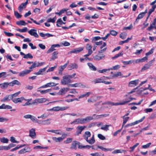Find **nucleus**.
Wrapping results in <instances>:
<instances>
[{
  "mask_svg": "<svg viewBox=\"0 0 156 156\" xmlns=\"http://www.w3.org/2000/svg\"><path fill=\"white\" fill-rule=\"evenodd\" d=\"M93 119L91 116H87L84 118H78L70 123L72 125L83 124L89 122Z\"/></svg>",
  "mask_w": 156,
  "mask_h": 156,
  "instance_id": "f257e3e1",
  "label": "nucleus"
},
{
  "mask_svg": "<svg viewBox=\"0 0 156 156\" xmlns=\"http://www.w3.org/2000/svg\"><path fill=\"white\" fill-rule=\"evenodd\" d=\"M91 133L90 132L86 131L85 132L84 135L83 137L85 140L90 144H92L94 143L95 140L94 138V135H93L90 140L88 139V138L91 136Z\"/></svg>",
  "mask_w": 156,
  "mask_h": 156,
  "instance_id": "f03ea898",
  "label": "nucleus"
},
{
  "mask_svg": "<svg viewBox=\"0 0 156 156\" xmlns=\"http://www.w3.org/2000/svg\"><path fill=\"white\" fill-rule=\"evenodd\" d=\"M71 78L68 75H65L62 77V79L61 80V83L63 85H68L72 82L71 80Z\"/></svg>",
  "mask_w": 156,
  "mask_h": 156,
  "instance_id": "7ed1b4c3",
  "label": "nucleus"
},
{
  "mask_svg": "<svg viewBox=\"0 0 156 156\" xmlns=\"http://www.w3.org/2000/svg\"><path fill=\"white\" fill-rule=\"evenodd\" d=\"M69 108V107L68 106H64V107H60V106H57L53 108H52L48 109L47 111H63L64 110H66Z\"/></svg>",
  "mask_w": 156,
  "mask_h": 156,
  "instance_id": "20e7f679",
  "label": "nucleus"
},
{
  "mask_svg": "<svg viewBox=\"0 0 156 156\" xmlns=\"http://www.w3.org/2000/svg\"><path fill=\"white\" fill-rule=\"evenodd\" d=\"M51 119L50 118L43 120H37L36 122L40 125H49L51 123Z\"/></svg>",
  "mask_w": 156,
  "mask_h": 156,
  "instance_id": "39448f33",
  "label": "nucleus"
},
{
  "mask_svg": "<svg viewBox=\"0 0 156 156\" xmlns=\"http://www.w3.org/2000/svg\"><path fill=\"white\" fill-rule=\"evenodd\" d=\"M67 135L66 134L63 133L62 134L61 137L57 138L55 137H52V140L56 142H59L62 141L67 136Z\"/></svg>",
  "mask_w": 156,
  "mask_h": 156,
  "instance_id": "423d86ee",
  "label": "nucleus"
},
{
  "mask_svg": "<svg viewBox=\"0 0 156 156\" xmlns=\"http://www.w3.org/2000/svg\"><path fill=\"white\" fill-rule=\"evenodd\" d=\"M135 98L128 97H126L125 99H123L121 101L119 102L120 105H123L126 104L127 103L130 102L133 99H135Z\"/></svg>",
  "mask_w": 156,
  "mask_h": 156,
  "instance_id": "0eeeda50",
  "label": "nucleus"
},
{
  "mask_svg": "<svg viewBox=\"0 0 156 156\" xmlns=\"http://www.w3.org/2000/svg\"><path fill=\"white\" fill-rule=\"evenodd\" d=\"M145 118V117L144 116L141 119H140L134 122L131 123H129V124H128L126 125L125 126V127L126 128L129 126H134L136 124H137L142 122V121H143L144 120V119Z\"/></svg>",
  "mask_w": 156,
  "mask_h": 156,
  "instance_id": "6e6552de",
  "label": "nucleus"
},
{
  "mask_svg": "<svg viewBox=\"0 0 156 156\" xmlns=\"http://www.w3.org/2000/svg\"><path fill=\"white\" fill-rule=\"evenodd\" d=\"M153 62V60L149 61L147 64L144 65L141 69V71H143L149 69L150 67L152 65Z\"/></svg>",
  "mask_w": 156,
  "mask_h": 156,
  "instance_id": "1a4fd4ad",
  "label": "nucleus"
},
{
  "mask_svg": "<svg viewBox=\"0 0 156 156\" xmlns=\"http://www.w3.org/2000/svg\"><path fill=\"white\" fill-rule=\"evenodd\" d=\"M58 83H55L54 82H49L41 86L40 88H45L48 87L55 86Z\"/></svg>",
  "mask_w": 156,
  "mask_h": 156,
  "instance_id": "9d476101",
  "label": "nucleus"
},
{
  "mask_svg": "<svg viewBox=\"0 0 156 156\" xmlns=\"http://www.w3.org/2000/svg\"><path fill=\"white\" fill-rule=\"evenodd\" d=\"M23 118L26 119H30L34 122H36L37 120V118L34 116L31 115H27L23 116Z\"/></svg>",
  "mask_w": 156,
  "mask_h": 156,
  "instance_id": "9b49d317",
  "label": "nucleus"
},
{
  "mask_svg": "<svg viewBox=\"0 0 156 156\" xmlns=\"http://www.w3.org/2000/svg\"><path fill=\"white\" fill-rule=\"evenodd\" d=\"M47 101V99L44 98H37L32 103L33 104H38Z\"/></svg>",
  "mask_w": 156,
  "mask_h": 156,
  "instance_id": "f8f14e48",
  "label": "nucleus"
},
{
  "mask_svg": "<svg viewBox=\"0 0 156 156\" xmlns=\"http://www.w3.org/2000/svg\"><path fill=\"white\" fill-rule=\"evenodd\" d=\"M83 49V47H79L73 49V50L69 51L68 53V54H70L71 53H78L82 51Z\"/></svg>",
  "mask_w": 156,
  "mask_h": 156,
  "instance_id": "ddd939ff",
  "label": "nucleus"
},
{
  "mask_svg": "<svg viewBox=\"0 0 156 156\" xmlns=\"http://www.w3.org/2000/svg\"><path fill=\"white\" fill-rule=\"evenodd\" d=\"M86 128L85 126H78L76 129L77 130L75 135L78 136L80 134H81L82 131Z\"/></svg>",
  "mask_w": 156,
  "mask_h": 156,
  "instance_id": "4468645a",
  "label": "nucleus"
},
{
  "mask_svg": "<svg viewBox=\"0 0 156 156\" xmlns=\"http://www.w3.org/2000/svg\"><path fill=\"white\" fill-rule=\"evenodd\" d=\"M69 90V89L67 87L61 88L57 94L61 95H63Z\"/></svg>",
  "mask_w": 156,
  "mask_h": 156,
  "instance_id": "2eb2a0df",
  "label": "nucleus"
},
{
  "mask_svg": "<svg viewBox=\"0 0 156 156\" xmlns=\"http://www.w3.org/2000/svg\"><path fill=\"white\" fill-rule=\"evenodd\" d=\"M35 129L34 128H32L29 130V136L33 139H35L36 138V134Z\"/></svg>",
  "mask_w": 156,
  "mask_h": 156,
  "instance_id": "dca6fc26",
  "label": "nucleus"
},
{
  "mask_svg": "<svg viewBox=\"0 0 156 156\" xmlns=\"http://www.w3.org/2000/svg\"><path fill=\"white\" fill-rule=\"evenodd\" d=\"M69 86L71 87H81L82 88H85L86 86L80 83H78L75 84H69Z\"/></svg>",
  "mask_w": 156,
  "mask_h": 156,
  "instance_id": "f3484780",
  "label": "nucleus"
},
{
  "mask_svg": "<svg viewBox=\"0 0 156 156\" xmlns=\"http://www.w3.org/2000/svg\"><path fill=\"white\" fill-rule=\"evenodd\" d=\"M31 151V149L29 147H26L20 150L18 152V153L20 154H23L26 152H29Z\"/></svg>",
  "mask_w": 156,
  "mask_h": 156,
  "instance_id": "a211bd4d",
  "label": "nucleus"
},
{
  "mask_svg": "<svg viewBox=\"0 0 156 156\" xmlns=\"http://www.w3.org/2000/svg\"><path fill=\"white\" fill-rule=\"evenodd\" d=\"M36 30L31 29L28 31V33L31 35L33 36L36 37H38L39 36L36 32Z\"/></svg>",
  "mask_w": 156,
  "mask_h": 156,
  "instance_id": "6ab92c4d",
  "label": "nucleus"
},
{
  "mask_svg": "<svg viewBox=\"0 0 156 156\" xmlns=\"http://www.w3.org/2000/svg\"><path fill=\"white\" fill-rule=\"evenodd\" d=\"M24 98L23 97H21L19 98H15L12 99V102L15 104H17L18 103H21L24 100Z\"/></svg>",
  "mask_w": 156,
  "mask_h": 156,
  "instance_id": "aec40b11",
  "label": "nucleus"
},
{
  "mask_svg": "<svg viewBox=\"0 0 156 156\" xmlns=\"http://www.w3.org/2000/svg\"><path fill=\"white\" fill-rule=\"evenodd\" d=\"M31 71V70L30 69H26L19 73V75L20 76H23L29 73Z\"/></svg>",
  "mask_w": 156,
  "mask_h": 156,
  "instance_id": "412c9836",
  "label": "nucleus"
},
{
  "mask_svg": "<svg viewBox=\"0 0 156 156\" xmlns=\"http://www.w3.org/2000/svg\"><path fill=\"white\" fill-rule=\"evenodd\" d=\"M39 34L41 37L45 39L47 37H52L54 36L53 35L50 34L49 33L44 34L42 32L40 33Z\"/></svg>",
  "mask_w": 156,
  "mask_h": 156,
  "instance_id": "4be33fe9",
  "label": "nucleus"
},
{
  "mask_svg": "<svg viewBox=\"0 0 156 156\" xmlns=\"http://www.w3.org/2000/svg\"><path fill=\"white\" fill-rule=\"evenodd\" d=\"M139 81V80L138 79L131 81L129 83V86L131 87H134L138 84Z\"/></svg>",
  "mask_w": 156,
  "mask_h": 156,
  "instance_id": "5701e85b",
  "label": "nucleus"
},
{
  "mask_svg": "<svg viewBox=\"0 0 156 156\" xmlns=\"http://www.w3.org/2000/svg\"><path fill=\"white\" fill-rule=\"evenodd\" d=\"M144 15V13L141 12L138 15L136 20L134 22V24L137 23L139 22V20L142 18Z\"/></svg>",
  "mask_w": 156,
  "mask_h": 156,
  "instance_id": "b1692460",
  "label": "nucleus"
},
{
  "mask_svg": "<svg viewBox=\"0 0 156 156\" xmlns=\"http://www.w3.org/2000/svg\"><path fill=\"white\" fill-rule=\"evenodd\" d=\"M20 54L21 55H23V58H33V56L30 53H29L27 54H25L22 52H20Z\"/></svg>",
  "mask_w": 156,
  "mask_h": 156,
  "instance_id": "393cba45",
  "label": "nucleus"
},
{
  "mask_svg": "<svg viewBox=\"0 0 156 156\" xmlns=\"http://www.w3.org/2000/svg\"><path fill=\"white\" fill-rule=\"evenodd\" d=\"M12 96L10 95H9L5 96L1 100V101L5 102L9 101L11 100H12Z\"/></svg>",
  "mask_w": 156,
  "mask_h": 156,
  "instance_id": "a878e982",
  "label": "nucleus"
},
{
  "mask_svg": "<svg viewBox=\"0 0 156 156\" xmlns=\"http://www.w3.org/2000/svg\"><path fill=\"white\" fill-rule=\"evenodd\" d=\"M48 66L45 67L43 69H40L38 72L34 73V74L37 75H43V72H45V71L46 70L47 68L48 67Z\"/></svg>",
  "mask_w": 156,
  "mask_h": 156,
  "instance_id": "bb28decb",
  "label": "nucleus"
},
{
  "mask_svg": "<svg viewBox=\"0 0 156 156\" xmlns=\"http://www.w3.org/2000/svg\"><path fill=\"white\" fill-rule=\"evenodd\" d=\"M148 59V57L145 56L142 58L136 59L135 61V63L144 62Z\"/></svg>",
  "mask_w": 156,
  "mask_h": 156,
  "instance_id": "cd10ccee",
  "label": "nucleus"
},
{
  "mask_svg": "<svg viewBox=\"0 0 156 156\" xmlns=\"http://www.w3.org/2000/svg\"><path fill=\"white\" fill-rule=\"evenodd\" d=\"M156 23V18L154 19V21L150 25V27H149L147 29V30L149 31L153 29Z\"/></svg>",
  "mask_w": 156,
  "mask_h": 156,
  "instance_id": "c85d7f7f",
  "label": "nucleus"
},
{
  "mask_svg": "<svg viewBox=\"0 0 156 156\" xmlns=\"http://www.w3.org/2000/svg\"><path fill=\"white\" fill-rule=\"evenodd\" d=\"M28 3L27 0L24 3H22L18 7V10L21 12L23 8H25Z\"/></svg>",
  "mask_w": 156,
  "mask_h": 156,
  "instance_id": "c756f323",
  "label": "nucleus"
},
{
  "mask_svg": "<svg viewBox=\"0 0 156 156\" xmlns=\"http://www.w3.org/2000/svg\"><path fill=\"white\" fill-rule=\"evenodd\" d=\"M21 84V83L17 80H14L11 82H10V86L11 87H12L15 85H20Z\"/></svg>",
  "mask_w": 156,
  "mask_h": 156,
  "instance_id": "7c9ffc66",
  "label": "nucleus"
},
{
  "mask_svg": "<svg viewBox=\"0 0 156 156\" xmlns=\"http://www.w3.org/2000/svg\"><path fill=\"white\" fill-rule=\"evenodd\" d=\"M58 53V52L57 51L54 52L52 53L51 58L50 60V61L54 60L55 59L57 58H58L57 55Z\"/></svg>",
  "mask_w": 156,
  "mask_h": 156,
  "instance_id": "2f4dec72",
  "label": "nucleus"
},
{
  "mask_svg": "<svg viewBox=\"0 0 156 156\" xmlns=\"http://www.w3.org/2000/svg\"><path fill=\"white\" fill-rule=\"evenodd\" d=\"M78 144H79L78 142L76 141H73L70 147V149L76 150L77 149L76 145H78Z\"/></svg>",
  "mask_w": 156,
  "mask_h": 156,
  "instance_id": "473e14b6",
  "label": "nucleus"
},
{
  "mask_svg": "<svg viewBox=\"0 0 156 156\" xmlns=\"http://www.w3.org/2000/svg\"><path fill=\"white\" fill-rule=\"evenodd\" d=\"M103 79L102 77L96 79L92 81L94 84L100 83H103Z\"/></svg>",
  "mask_w": 156,
  "mask_h": 156,
  "instance_id": "72a5a7b5",
  "label": "nucleus"
},
{
  "mask_svg": "<svg viewBox=\"0 0 156 156\" xmlns=\"http://www.w3.org/2000/svg\"><path fill=\"white\" fill-rule=\"evenodd\" d=\"M103 104H107L110 106H112L113 105H120L119 102V103H114L112 102L111 101H107L105 102Z\"/></svg>",
  "mask_w": 156,
  "mask_h": 156,
  "instance_id": "f704fd0d",
  "label": "nucleus"
},
{
  "mask_svg": "<svg viewBox=\"0 0 156 156\" xmlns=\"http://www.w3.org/2000/svg\"><path fill=\"white\" fill-rule=\"evenodd\" d=\"M122 62L124 65H127L129 64H131L132 63L134 64H135V61L133 60H131L128 61H122Z\"/></svg>",
  "mask_w": 156,
  "mask_h": 156,
  "instance_id": "c9c22d12",
  "label": "nucleus"
},
{
  "mask_svg": "<svg viewBox=\"0 0 156 156\" xmlns=\"http://www.w3.org/2000/svg\"><path fill=\"white\" fill-rule=\"evenodd\" d=\"M69 68H70V69H77L78 67V65L75 63H70L68 66Z\"/></svg>",
  "mask_w": 156,
  "mask_h": 156,
  "instance_id": "e433bc0d",
  "label": "nucleus"
},
{
  "mask_svg": "<svg viewBox=\"0 0 156 156\" xmlns=\"http://www.w3.org/2000/svg\"><path fill=\"white\" fill-rule=\"evenodd\" d=\"M122 74L121 72H117L115 73H114V74H113V75L112 76H111V78H112L113 79L114 78L117 77L119 76H122Z\"/></svg>",
  "mask_w": 156,
  "mask_h": 156,
  "instance_id": "4c0bfd02",
  "label": "nucleus"
},
{
  "mask_svg": "<svg viewBox=\"0 0 156 156\" xmlns=\"http://www.w3.org/2000/svg\"><path fill=\"white\" fill-rule=\"evenodd\" d=\"M8 86H10V83L5 82L0 84V86L1 88L4 89L7 88Z\"/></svg>",
  "mask_w": 156,
  "mask_h": 156,
  "instance_id": "58836bf2",
  "label": "nucleus"
},
{
  "mask_svg": "<svg viewBox=\"0 0 156 156\" xmlns=\"http://www.w3.org/2000/svg\"><path fill=\"white\" fill-rule=\"evenodd\" d=\"M91 92H87L86 93L79 96L78 98L79 99H80L84 97L87 98L90 95V94H91Z\"/></svg>",
  "mask_w": 156,
  "mask_h": 156,
  "instance_id": "ea45409f",
  "label": "nucleus"
},
{
  "mask_svg": "<svg viewBox=\"0 0 156 156\" xmlns=\"http://www.w3.org/2000/svg\"><path fill=\"white\" fill-rule=\"evenodd\" d=\"M66 67L64 65L59 66L58 68V74L62 75V72Z\"/></svg>",
  "mask_w": 156,
  "mask_h": 156,
  "instance_id": "a19ab883",
  "label": "nucleus"
},
{
  "mask_svg": "<svg viewBox=\"0 0 156 156\" xmlns=\"http://www.w3.org/2000/svg\"><path fill=\"white\" fill-rule=\"evenodd\" d=\"M98 147L101 149L102 151H104L105 152L108 151H111L114 149L113 148H105L103 147L102 146H98Z\"/></svg>",
  "mask_w": 156,
  "mask_h": 156,
  "instance_id": "79ce46f5",
  "label": "nucleus"
},
{
  "mask_svg": "<svg viewBox=\"0 0 156 156\" xmlns=\"http://www.w3.org/2000/svg\"><path fill=\"white\" fill-rule=\"evenodd\" d=\"M109 114H102L100 115H97L96 116L97 119H100L103 118H105L109 116Z\"/></svg>",
  "mask_w": 156,
  "mask_h": 156,
  "instance_id": "37998d69",
  "label": "nucleus"
},
{
  "mask_svg": "<svg viewBox=\"0 0 156 156\" xmlns=\"http://www.w3.org/2000/svg\"><path fill=\"white\" fill-rule=\"evenodd\" d=\"M48 148V147H42L41 146H37L33 147L34 149H47Z\"/></svg>",
  "mask_w": 156,
  "mask_h": 156,
  "instance_id": "c03bdc74",
  "label": "nucleus"
},
{
  "mask_svg": "<svg viewBox=\"0 0 156 156\" xmlns=\"http://www.w3.org/2000/svg\"><path fill=\"white\" fill-rule=\"evenodd\" d=\"M85 48L88 51V52H90L92 53L93 52V51L91 50L92 46L89 44H87Z\"/></svg>",
  "mask_w": 156,
  "mask_h": 156,
  "instance_id": "a18cd8bd",
  "label": "nucleus"
},
{
  "mask_svg": "<svg viewBox=\"0 0 156 156\" xmlns=\"http://www.w3.org/2000/svg\"><path fill=\"white\" fill-rule=\"evenodd\" d=\"M87 65L89 66V68L91 70L93 71H96V68L91 63H88Z\"/></svg>",
  "mask_w": 156,
  "mask_h": 156,
  "instance_id": "49530a36",
  "label": "nucleus"
},
{
  "mask_svg": "<svg viewBox=\"0 0 156 156\" xmlns=\"http://www.w3.org/2000/svg\"><path fill=\"white\" fill-rule=\"evenodd\" d=\"M0 141L3 143H8L9 142V140L5 137H3L0 138Z\"/></svg>",
  "mask_w": 156,
  "mask_h": 156,
  "instance_id": "de8ad7c7",
  "label": "nucleus"
},
{
  "mask_svg": "<svg viewBox=\"0 0 156 156\" xmlns=\"http://www.w3.org/2000/svg\"><path fill=\"white\" fill-rule=\"evenodd\" d=\"M36 67H38L37 65V62L35 61L33 62L31 66L29 68L30 70L32 71V69L35 68Z\"/></svg>",
  "mask_w": 156,
  "mask_h": 156,
  "instance_id": "09e8293b",
  "label": "nucleus"
},
{
  "mask_svg": "<svg viewBox=\"0 0 156 156\" xmlns=\"http://www.w3.org/2000/svg\"><path fill=\"white\" fill-rule=\"evenodd\" d=\"M110 126H111V125H105L104 126L101 127V129L102 130H105L106 131H107L108 130H109L108 127H109Z\"/></svg>",
  "mask_w": 156,
  "mask_h": 156,
  "instance_id": "8fccbe9b",
  "label": "nucleus"
},
{
  "mask_svg": "<svg viewBox=\"0 0 156 156\" xmlns=\"http://www.w3.org/2000/svg\"><path fill=\"white\" fill-rule=\"evenodd\" d=\"M105 56V55H103L101 56H99L98 55H96L93 57L96 60L99 61L101 59L103 58H104Z\"/></svg>",
  "mask_w": 156,
  "mask_h": 156,
  "instance_id": "3c124183",
  "label": "nucleus"
},
{
  "mask_svg": "<svg viewBox=\"0 0 156 156\" xmlns=\"http://www.w3.org/2000/svg\"><path fill=\"white\" fill-rule=\"evenodd\" d=\"M120 66L119 65H116L114 66H113L112 67L109 68V70H117L120 68Z\"/></svg>",
  "mask_w": 156,
  "mask_h": 156,
  "instance_id": "603ef678",
  "label": "nucleus"
},
{
  "mask_svg": "<svg viewBox=\"0 0 156 156\" xmlns=\"http://www.w3.org/2000/svg\"><path fill=\"white\" fill-rule=\"evenodd\" d=\"M16 23L18 25L25 26L26 24L25 22L23 20L17 22Z\"/></svg>",
  "mask_w": 156,
  "mask_h": 156,
  "instance_id": "864d4df0",
  "label": "nucleus"
},
{
  "mask_svg": "<svg viewBox=\"0 0 156 156\" xmlns=\"http://www.w3.org/2000/svg\"><path fill=\"white\" fill-rule=\"evenodd\" d=\"M53 133L59 135H62V134H63L62 131L60 129L54 130Z\"/></svg>",
  "mask_w": 156,
  "mask_h": 156,
  "instance_id": "5fc2aeb1",
  "label": "nucleus"
},
{
  "mask_svg": "<svg viewBox=\"0 0 156 156\" xmlns=\"http://www.w3.org/2000/svg\"><path fill=\"white\" fill-rule=\"evenodd\" d=\"M6 73L5 72L0 73V78H5L6 77Z\"/></svg>",
  "mask_w": 156,
  "mask_h": 156,
  "instance_id": "6e6d98bb",
  "label": "nucleus"
},
{
  "mask_svg": "<svg viewBox=\"0 0 156 156\" xmlns=\"http://www.w3.org/2000/svg\"><path fill=\"white\" fill-rule=\"evenodd\" d=\"M51 90V89H48L45 90H41L40 93L41 94H44L50 92Z\"/></svg>",
  "mask_w": 156,
  "mask_h": 156,
  "instance_id": "4d7b16f0",
  "label": "nucleus"
},
{
  "mask_svg": "<svg viewBox=\"0 0 156 156\" xmlns=\"http://www.w3.org/2000/svg\"><path fill=\"white\" fill-rule=\"evenodd\" d=\"M123 55V54L122 52H119V53H118V54H116L114 57H112V59H115L120 56H122Z\"/></svg>",
  "mask_w": 156,
  "mask_h": 156,
  "instance_id": "13d9d810",
  "label": "nucleus"
},
{
  "mask_svg": "<svg viewBox=\"0 0 156 156\" xmlns=\"http://www.w3.org/2000/svg\"><path fill=\"white\" fill-rule=\"evenodd\" d=\"M48 116V115L46 113H44L41 115V116H38L37 118L38 119L41 118L43 119H44L47 118Z\"/></svg>",
  "mask_w": 156,
  "mask_h": 156,
  "instance_id": "bf43d9fd",
  "label": "nucleus"
},
{
  "mask_svg": "<svg viewBox=\"0 0 156 156\" xmlns=\"http://www.w3.org/2000/svg\"><path fill=\"white\" fill-rule=\"evenodd\" d=\"M52 45L51 48L48 50L47 53H49L52 52L53 51L55 50L56 49Z\"/></svg>",
  "mask_w": 156,
  "mask_h": 156,
  "instance_id": "052dcab7",
  "label": "nucleus"
},
{
  "mask_svg": "<svg viewBox=\"0 0 156 156\" xmlns=\"http://www.w3.org/2000/svg\"><path fill=\"white\" fill-rule=\"evenodd\" d=\"M122 117L123 119V125H125L129 120V117H125V116H123Z\"/></svg>",
  "mask_w": 156,
  "mask_h": 156,
  "instance_id": "680f3d73",
  "label": "nucleus"
},
{
  "mask_svg": "<svg viewBox=\"0 0 156 156\" xmlns=\"http://www.w3.org/2000/svg\"><path fill=\"white\" fill-rule=\"evenodd\" d=\"M127 36V34L125 32L121 33L120 35V37L122 39H125L126 36Z\"/></svg>",
  "mask_w": 156,
  "mask_h": 156,
  "instance_id": "e2e57ef3",
  "label": "nucleus"
},
{
  "mask_svg": "<svg viewBox=\"0 0 156 156\" xmlns=\"http://www.w3.org/2000/svg\"><path fill=\"white\" fill-rule=\"evenodd\" d=\"M20 91H19L13 94H10L12 96V99H14L15 98H14L17 97L20 93Z\"/></svg>",
  "mask_w": 156,
  "mask_h": 156,
  "instance_id": "0e129e2a",
  "label": "nucleus"
},
{
  "mask_svg": "<svg viewBox=\"0 0 156 156\" xmlns=\"http://www.w3.org/2000/svg\"><path fill=\"white\" fill-rule=\"evenodd\" d=\"M56 20V18L55 17H54L53 18H49L47 20V22H51L52 23H54L55 22Z\"/></svg>",
  "mask_w": 156,
  "mask_h": 156,
  "instance_id": "69168bd1",
  "label": "nucleus"
},
{
  "mask_svg": "<svg viewBox=\"0 0 156 156\" xmlns=\"http://www.w3.org/2000/svg\"><path fill=\"white\" fill-rule=\"evenodd\" d=\"M139 143H136L134 145L133 147H130V149H131L130 151V152H133L134 149H135V148L137 147V146L139 145Z\"/></svg>",
  "mask_w": 156,
  "mask_h": 156,
  "instance_id": "338daca9",
  "label": "nucleus"
},
{
  "mask_svg": "<svg viewBox=\"0 0 156 156\" xmlns=\"http://www.w3.org/2000/svg\"><path fill=\"white\" fill-rule=\"evenodd\" d=\"M90 155L92 156H104V154L100 155L99 153L98 152L91 153Z\"/></svg>",
  "mask_w": 156,
  "mask_h": 156,
  "instance_id": "774afa93",
  "label": "nucleus"
}]
</instances>
